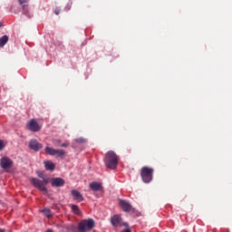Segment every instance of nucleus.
I'll list each match as a JSON object with an SVG mask.
<instances>
[{"label": "nucleus", "instance_id": "obj_23", "mask_svg": "<svg viewBox=\"0 0 232 232\" xmlns=\"http://www.w3.org/2000/svg\"><path fill=\"white\" fill-rule=\"evenodd\" d=\"M126 229L122 230L121 232H131V228H130V225H128V227H125Z\"/></svg>", "mask_w": 232, "mask_h": 232}, {"label": "nucleus", "instance_id": "obj_11", "mask_svg": "<svg viewBox=\"0 0 232 232\" xmlns=\"http://www.w3.org/2000/svg\"><path fill=\"white\" fill-rule=\"evenodd\" d=\"M51 184L53 188H63V186H64V179L61 178H53L51 179Z\"/></svg>", "mask_w": 232, "mask_h": 232}, {"label": "nucleus", "instance_id": "obj_2", "mask_svg": "<svg viewBox=\"0 0 232 232\" xmlns=\"http://www.w3.org/2000/svg\"><path fill=\"white\" fill-rule=\"evenodd\" d=\"M155 169L149 167H142L140 169V178L142 182L145 184H150L153 180V173Z\"/></svg>", "mask_w": 232, "mask_h": 232}, {"label": "nucleus", "instance_id": "obj_3", "mask_svg": "<svg viewBox=\"0 0 232 232\" xmlns=\"http://www.w3.org/2000/svg\"><path fill=\"white\" fill-rule=\"evenodd\" d=\"M93 227H95V221L93 219H83L78 224V232H90Z\"/></svg>", "mask_w": 232, "mask_h": 232}, {"label": "nucleus", "instance_id": "obj_18", "mask_svg": "<svg viewBox=\"0 0 232 232\" xmlns=\"http://www.w3.org/2000/svg\"><path fill=\"white\" fill-rule=\"evenodd\" d=\"M23 14L24 15L30 16V10L28 9V4H24L22 5Z\"/></svg>", "mask_w": 232, "mask_h": 232}, {"label": "nucleus", "instance_id": "obj_16", "mask_svg": "<svg viewBox=\"0 0 232 232\" xmlns=\"http://www.w3.org/2000/svg\"><path fill=\"white\" fill-rule=\"evenodd\" d=\"M65 229H67V231H70V232H79V227H75V225L73 224L67 225L65 227Z\"/></svg>", "mask_w": 232, "mask_h": 232}, {"label": "nucleus", "instance_id": "obj_5", "mask_svg": "<svg viewBox=\"0 0 232 232\" xmlns=\"http://www.w3.org/2000/svg\"><path fill=\"white\" fill-rule=\"evenodd\" d=\"M45 153L51 156L56 155L59 159H64V157H66V151L59 149H53L52 147H46Z\"/></svg>", "mask_w": 232, "mask_h": 232}, {"label": "nucleus", "instance_id": "obj_29", "mask_svg": "<svg viewBox=\"0 0 232 232\" xmlns=\"http://www.w3.org/2000/svg\"><path fill=\"white\" fill-rule=\"evenodd\" d=\"M38 177H39L40 179H43V174H38Z\"/></svg>", "mask_w": 232, "mask_h": 232}, {"label": "nucleus", "instance_id": "obj_6", "mask_svg": "<svg viewBox=\"0 0 232 232\" xmlns=\"http://www.w3.org/2000/svg\"><path fill=\"white\" fill-rule=\"evenodd\" d=\"M111 224L113 226V227H119V226L128 227V223H122V218H121L119 215H114L111 218Z\"/></svg>", "mask_w": 232, "mask_h": 232}, {"label": "nucleus", "instance_id": "obj_19", "mask_svg": "<svg viewBox=\"0 0 232 232\" xmlns=\"http://www.w3.org/2000/svg\"><path fill=\"white\" fill-rule=\"evenodd\" d=\"M42 211H43V213H44V215H45V217H47V218H52V210H50L49 208H44Z\"/></svg>", "mask_w": 232, "mask_h": 232}, {"label": "nucleus", "instance_id": "obj_25", "mask_svg": "<svg viewBox=\"0 0 232 232\" xmlns=\"http://www.w3.org/2000/svg\"><path fill=\"white\" fill-rule=\"evenodd\" d=\"M61 148H68V143H63L62 145H60Z\"/></svg>", "mask_w": 232, "mask_h": 232}, {"label": "nucleus", "instance_id": "obj_26", "mask_svg": "<svg viewBox=\"0 0 232 232\" xmlns=\"http://www.w3.org/2000/svg\"><path fill=\"white\" fill-rule=\"evenodd\" d=\"M5 148V145L3 144V141L0 140V150H3Z\"/></svg>", "mask_w": 232, "mask_h": 232}, {"label": "nucleus", "instance_id": "obj_30", "mask_svg": "<svg viewBox=\"0 0 232 232\" xmlns=\"http://www.w3.org/2000/svg\"><path fill=\"white\" fill-rule=\"evenodd\" d=\"M1 26H3V23L0 22V28H1Z\"/></svg>", "mask_w": 232, "mask_h": 232}, {"label": "nucleus", "instance_id": "obj_1", "mask_svg": "<svg viewBox=\"0 0 232 232\" xmlns=\"http://www.w3.org/2000/svg\"><path fill=\"white\" fill-rule=\"evenodd\" d=\"M105 166L109 168L110 169H115L119 164V156L115 153L113 150H109L105 154L104 159Z\"/></svg>", "mask_w": 232, "mask_h": 232}, {"label": "nucleus", "instance_id": "obj_13", "mask_svg": "<svg viewBox=\"0 0 232 232\" xmlns=\"http://www.w3.org/2000/svg\"><path fill=\"white\" fill-rule=\"evenodd\" d=\"M90 189H92V191H101V189H102V184L99 183V182H92L89 185Z\"/></svg>", "mask_w": 232, "mask_h": 232}, {"label": "nucleus", "instance_id": "obj_17", "mask_svg": "<svg viewBox=\"0 0 232 232\" xmlns=\"http://www.w3.org/2000/svg\"><path fill=\"white\" fill-rule=\"evenodd\" d=\"M9 39L10 38L6 34L4 35L3 37H1L0 38V48H3L6 44V43H8Z\"/></svg>", "mask_w": 232, "mask_h": 232}, {"label": "nucleus", "instance_id": "obj_8", "mask_svg": "<svg viewBox=\"0 0 232 232\" xmlns=\"http://www.w3.org/2000/svg\"><path fill=\"white\" fill-rule=\"evenodd\" d=\"M14 162L12 161V160L8 159V158H2L0 160V166L2 168V169H10V168H12Z\"/></svg>", "mask_w": 232, "mask_h": 232}, {"label": "nucleus", "instance_id": "obj_12", "mask_svg": "<svg viewBox=\"0 0 232 232\" xmlns=\"http://www.w3.org/2000/svg\"><path fill=\"white\" fill-rule=\"evenodd\" d=\"M119 204L125 213H130L131 211V204L124 199H120Z\"/></svg>", "mask_w": 232, "mask_h": 232}, {"label": "nucleus", "instance_id": "obj_24", "mask_svg": "<svg viewBox=\"0 0 232 232\" xmlns=\"http://www.w3.org/2000/svg\"><path fill=\"white\" fill-rule=\"evenodd\" d=\"M54 14L55 15H59V14H61V9L59 8L54 9Z\"/></svg>", "mask_w": 232, "mask_h": 232}, {"label": "nucleus", "instance_id": "obj_4", "mask_svg": "<svg viewBox=\"0 0 232 232\" xmlns=\"http://www.w3.org/2000/svg\"><path fill=\"white\" fill-rule=\"evenodd\" d=\"M31 184L36 188L37 189H39V191H42V193H44V195H46V193H48V188H46V187H44V181L37 179V178H32L30 179Z\"/></svg>", "mask_w": 232, "mask_h": 232}, {"label": "nucleus", "instance_id": "obj_10", "mask_svg": "<svg viewBox=\"0 0 232 232\" xmlns=\"http://www.w3.org/2000/svg\"><path fill=\"white\" fill-rule=\"evenodd\" d=\"M71 195L73 198V200H76L77 202H82L84 200V197L79 190H76V189L71 190Z\"/></svg>", "mask_w": 232, "mask_h": 232}, {"label": "nucleus", "instance_id": "obj_15", "mask_svg": "<svg viewBox=\"0 0 232 232\" xmlns=\"http://www.w3.org/2000/svg\"><path fill=\"white\" fill-rule=\"evenodd\" d=\"M69 207H71V209L72 213H74V215H82L79 206L72 204V205H69Z\"/></svg>", "mask_w": 232, "mask_h": 232}, {"label": "nucleus", "instance_id": "obj_9", "mask_svg": "<svg viewBox=\"0 0 232 232\" xmlns=\"http://www.w3.org/2000/svg\"><path fill=\"white\" fill-rule=\"evenodd\" d=\"M29 148L33 151H39V150H43V144L37 141V140H31L29 142Z\"/></svg>", "mask_w": 232, "mask_h": 232}, {"label": "nucleus", "instance_id": "obj_22", "mask_svg": "<svg viewBox=\"0 0 232 232\" xmlns=\"http://www.w3.org/2000/svg\"><path fill=\"white\" fill-rule=\"evenodd\" d=\"M30 0H18L19 5H28Z\"/></svg>", "mask_w": 232, "mask_h": 232}, {"label": "nucleus", "instance_id": "obj_7", "mask_svg": "<svg viewBox=\"0 0 232 232\" xmlns=\"http://www.w3.org/2000/svg\"><path fill=\"white\" fill-rule=\"evenodd\" d=\"M27 129L29 131L36 133L41 130V126H39V123H37V121L33 119L27 123Z\"/></svg>", "mask_w": 232, "mask_h": 232}, {"label": "nucleus", "instance_id": "obj_21", "mask_svg": "<svg viewBox=\"0 0 232 232\" xmlns=\"http://www.w3.org/2000/svg\"><path fill=\"white\" fill-rule=\"evenodd\" d=\"M75 142H77L78 144H84V142H86V140L84 138H78L75 140Z\"/></svg>", "mask_w": 232, "mask_h": 232}, {"label": "nucleus", "instance_id": "obj_28", "mask_svg": "<svg viewBox=\"0 0 232 232\" xmlns=\"http://www.w3.org/2000/svg\"><path fill=\"white\" fill-rule=\"evenodd\" d=\"M6 230L4 228H0V232H5Z\"/></svg>", "mask_w": 232, "mask_h": 232}, {"label": "nucleus", "instance_id": "obj_20", "mask_svg": "<svg viewBox=\"0 0 232 232\" xmlns=\"http://www.w3.org/2000/svg\"><path fill=\"white\" fill-rule=\"evenodd\" d=\"M62 140H53V146H55L56 148H59V146H61L62 145Z\"/></svg>", "mask_w": 232, "mask_h": 232}, {"label": "nucleus", "instance_id": "obj_14", "mask_svg": "<svg viewBox=\"0 0 232 232\" xmlns=\"http://www.w3.org/2000/svg\"><path fill=\"white\" fill-rule=\"evenodd\" d=\"M44 164L48 171H53V169H55V164L52 161H44Z\"/></svg>", "mask_w": 232, "mask_h": 232}, {"label": "nucleus", "instance_id": "obj_27", "mask_svg": "<svg viewBox=\"0 0 232 232\" xmlns=\"http://www.w3.org/2000/svg\"><path fill=\"white\" fill-rule=\"evenodd\" d=\"M44 187H45L46 184H48V179H44Z\"/></svg>", "mask_w": 232, "mask_h": 232}]
</instances>
